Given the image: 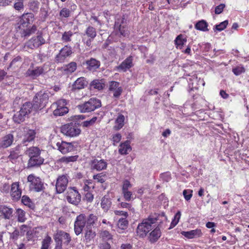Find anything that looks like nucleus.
<instances>
[{
    "label": "nucleus",
    "mask_w": 249,
    "mask_h": 249,
    "mask_svg": "<svg viewBox=\"0 0 249 249\" xmlns=\"http://www.w3.org/2000/svg\"><path fill=\"white\" fill-rule=\"evenodd\" d=\"M87 69L90 71H95L100 66V62L95 58H91L86 61Z\"/></svg>",
    "instance_id": "23"
},
{
    "label": "nucleus",
    "mask_w": 249,
    "mask_h": 249,
    "mask_svg": "<svg viewBox=\"0 0 249 249\" xmlns=\"http://www.w3.org/2000/svg\"><path fill=\"white\" fill-rule=\"evenodd\" d=\"M18 149L16 148V149H12L10 151V154L9 156H8V158L10 160H15L18 158L19 157V153L17 152Z\"/></svg>",
    "instance_id": "53"
},
{
    "label": "nucleus",
    "mask_w": 249,
    "mask_h": 249,
    "mask_svg": "<svg viewBox=\"0 0 249 249\" xmlns=\"http://www.w3.org/2000/svg\"><path fill=\"white\" fill-rule=\"evenodd\" d=\"M23 1L24 0H15V3L14 5V8L18 11L23 9Z\"/></svg>",
    "instance_id": "49"
},
{
    "label": "nucleus",
    "mask_w": 249,
    "mask_h": 249,
    "mask_svg": "<svg viewBox=\"0 0 249 249\" xmlns=\"http://www.w3.org/2000/svg\"><path fill=\"white\" fill-rule=\"evenodd\" d=\"M51 241V238L49 236L46 237L42 242L41 249H48Z\"/></svg>",
    "instance_id": "51"
},
{
    "label": "nucleus",
    "mask_w": 249,
    "mask_h": 249,
    "mask_svg": "<svg viewBox=\"0 0 249 249\" xmlns=\"http://www.w3.org/2000/svg\"><path fill=\"white\" fill-rule=\"evenodd\" d=\"M109 90L113 93V97L119 98L122 93L123 89L119 87V83L116 81H111L109 85Z\"/></svg>",
    "instance_id": "18"
},
{
    "label": "nucleus",
    "mask_w": 249,
    "mask_h": 249,
    "mask_svg": "<svg viewBox=\"0 0 249 249\" xmlns=\"http://www.w3.org/2000/svg\"><path fill=\"white\" fill-rule=\"evenodd\" d=\"M0 213L4 219H10L13 216V210L6 206L0 205Z\"/></svg>",
    "instance_id": "24"
},
{
    "label": "nucleus",
    "mask_w": 249,
    "mask_h": 249,
    "mask_svg": "<svg viewBox=\"0 0 249 249\" xmlns=\"http://www.w3.org/2000/svg\"><path fill=\"white\" fill-rule=\"evenodd\" d=\"M77 69V64L75 62H71L64 67V72L66 74H71Z\"/></svg>",
    "instance_id": "30"
},
{
    "label": "nucleus",
    "mask_w": 249,
    "mask_h": 249,
    "mask_svg": "<svg viewBox=\"0 0 249 249\" xmlns=\"http://www.w3.org/2000/svg\"><path fill=\"white\" fill-rule=\"evenodd\" d=\"M78 158V155L66 157L64 156L60 159L59 161L62 163L68 164L71 162L76 161Z\"/></svg>",
    "instance_id": "36"
},
{
    "label": "nucleus",
    "mask_w": 249,
    "mask_h": 249,
    "mask_svg": "<svg viewBox=\"0 0 249 249\" xmlns=\"http://www.w3.org/2000/svg\"><path fill=\"white\" fill-rule=\"evenodd\" d=\"M132 66V57L129 56L119 66L118 69L125 71L131 68Z\"/></svg>",
    "instance_id": "26"
},
{
    "label": "nucleus",
    "mask_w": 249,
    "mask_h": 249,
    "mask_svg": "<svg viewBox=\"0 0 249 249\" xmlns=\"http://www.w3.org/2000/svg\"><path fill=\"white\" fill-rule=\"evenodd\" d=\"M228 24V20H226L219 24L216 25L214 28L213 30L214 31H222L223 30H224L227 26Z\"/></svg>",
    "instance_id": "45"
},
{
    "label": "nucleus",
    "mask_w": 249,
    "mask_h": 249,
    "mask_svg": "<svg viewBox=\"0 0 249 249\" xmlns=\"http://www.w3.org/2000/svg\"><path fill=\"white\" fill-rule=\"evenodd\" d=\"M66 199L69 203L77 205L81 201V196L77 190L70 188L67 192Z\"/></svg>",
    "instance_id": "12"
},
{
    "label": "nucleus",
    "mask_w": 249,
    "mask_h": 249,
    "mask_svg": "<svg viewBox=\"0 0 249 249\" xmlns=\"http://www.w3.org/2000/svg\"><path fill=\"white\" fill-rule=\"evenodd\" d=\"M73 35V33L71 31L65 32L62 36V40L69 42L71 40V37Z\"/></svg>",
    "instance_id": "50"
},
{
    "label": "nucleus",
    "mask_w": 249,
    "mask_h": 249,
    "mask_svg": "<svg viewBox=\"0 0 249 249\" xmlns=\"http://www.w3.org/2000/svg\"><path fill=\"white\" fill-rule=\"evenodd\" d=\"M25 153L29 157L27 168L38 167L43 164L44 159L40 156L41 150L37 147H31Z\"/></svg>",
    "instance_id": "3"
},
{
    "label": "nucleus",
    "mask_w": 249,
    "mask_h": 249,
    "mask_svg": "<svg viewBox=\"0 0 249 249\" xmlns=\"http://www.w3.org/2000/svg\"><path fill=\"white\" fill-rule=\"evenodd\" d=\"M100 249H110L111 246L110 243L106 241H102L99 245Z\"/></svg>",
    "instance_id": "57"
},
{
    "label": "nucleus",
    "mask_w": 249,
    "mask_h": 249,
    "mask_svg": "<svg viewBox=\"0 0 249 249\" xmlns=\"http://www.w3.org/2000/svg\"><path fill=\"white\" fill-rule=\"evenodd\" d=\"M34 19V15L32 13L23 14L20 18L18 26L16 27V35L18 36L25 38L35 33L37 30L36 26L33 25L31 28L28 27L29 25Z\"/></svg>",
    "instance_id": "1"
},
{
    "label": "nucleus",
    "mask_w": 249,
    "mask_h": 249,
    "mask_svg": "<svg viewBox=\"0 0 249 249\" xmlns=\"http://www.w3.org/2000/svg\"><path fill=\"white\" fill-rule=\"evenodd\" d=\"M195 28L200 31L203 32L208 31V23L204 20H201L198 21L195 25Z\"/></svg>",
    "instance_id": "33"
},
{
    "label": "nucleus",
    "mask_w": 249,
    "mask_h": 249,
    "mask_svg": "<svg viewBox=\"0 0 249 249\" xmlns=\"http://www.w3.org/2000/svg\"><path fill=\"white\" fill-rule=\"evenodd\" d=\"M131 150V147L130 145V142L127 140L120 145L119 152L122 155H126L127 154V151Z\"/></svg>",
    "instance_id": "29"
},
{
    "label": "nucleus",
    "mask_w": 249,
    "mask_h": 249,
    "mask_svg": "<svg viewBox=\"0 0 249 249\" xmlns=\"http://www.w3.org/2000/svg\"><path fill=\"white\" fill-rule=\"evenodd\" d=\"M68 183V178L66 175L59 176L56 180L55 188L58 194L63 193L66 189Z\"/></svg>",
    "instance_id": "13"
},
{
    "label": "nucleus",
    "mask_w": 249,
    "mask_h": 249,
    "mask_svg": "<svg viewBox=\"0 0 249 249\" xmlns=\"http://www.w3.org/2000/svg\"><path fill=\"white\" fill-rule=\"evenodd\" d=\"M61 132L67 136L73 137L79 135L81 130L77 125L76 123H71L62 126Z\"/></svg>",
    "instance_id": "8"
},
{
    "label": "nucleus",
    "mask_w": 249,
    "mask_h": 249,
    "mask_svg": "<svg viewBox=\"0 0 249 249\" xmlns=\"http://www.w3.org/2000/svg\"><path fill=\"white\" fill-rule=\"evenodd\" d=\"M245 71V68L242 66H238L232 69V71L236 75H239Z\"/></svg>",
    "instance_id": "54"
},
{
    "label": "nucleus",
    "mask_w": 249,
    "mask_h": 249,
    "mask_svg": "<svg viewBox=\"0 0 249 249\" xmlns=\"http://www.w3.org/2000/svg\"><path fill=\"white\" fill-rule=\"evenodd\" d=\"M100 235L103 239V241L110 240L112 239V235L107 230L101 231Z\"/></svg>",
    "instance_id": "44"
},
{
    "label": "nucleus",
    "mask_w": 249,
    "mask_h": 249,
    "mask_svg": "<svg viewBox=\"0 0 249 249\" xmlns=\"http://www.w3.org/2000/svg\"><path fill=\"white\" fill-rule=\"evenodd\" d=\"M56 146L57 149L63 154H66L73 150V145L71 142L61 141V142H57Z\"/></svg>",
    "instance_id": "16"
},
{
    "label": "nucleus",
    "mask_w": 249,
    "mask_h": 249,
    "mask_svg": "<svg viewBox=\"0 0 249 249\" xmlns=\"http://www.w3.org/2000/svg\"><path fill=\"white\" fill-rule=\"evenodd\" d=\"M97 217L91 213L87 217L84 214H80L76 217L74 223V231L76 235L80 234L84 227L85 228H92L97 222Z\"/></svg>",
    "instance_id": "2"
},
{
    "label": "nucleus",
    "mask_w": 249,
    "mask_h": 249,
    "mask_svg": "<svg viewBox=\"0 0 249 249\" xmlns=\"http://www.w3.org/2000/svg\"><path fill=\"white\" fill-rule=\"evenodd\" d=\"M225 7V5L224 4H220L219 5L217 6L215 9V13L216 14H221L223 11L224 8Z\"/></svg>",
    "instance_id": "60"
},
{
    "label": "nucleus",
    "mask_w": 249,
    "mask_h": 249,
    "mask_svg": "<svg viewBox=\"0 0 249 249\" xmlns=\"http://www.w3.org/2000/svg\"><path fill=\"white\" fill-rule=\"evenodd\" d=\"M124 198L126 201H129L131 200V198L133 199L132 193L129 191L122 193Z\"/></svg>",
    "instance_id": "59"
},
{
    "label": "nucleus",
    "mask_w": 249,
    "mask_h": 249,
    "mask_svg": "<svg viewBox=\"0 0 249 249\" xmlns=\"http://www.w3.org/2000/svg\"><path fill=\"white\" fill-rule=\"evenodd\" d=\"M40 6V2L37 0H30L28 3L30 10L34 13H37Z\"/></svg>",
    "instance_id": "31"
},
{
    "label": "nucleus",
    "mask_w": 249,
    "mask_h": 249,
    "mask_svg": "<svg viewBox=\"0 0 249 249\" xmlns=\"http://www.w3.org/2000/svg\"><path fill=\"white\" fill-rule=\"evenodd\" d=\"M72 50L71 47L65 46L59 51V53L56 55L55 59L58 62H62L65 59L72 53Z\"/></svg>",
    "instance_id": "15"
},
{
    "label": "nucleus",
    "mask_w": 249,
    "mask_h": 249,
    "mask_svg": "<svg viewBox=\"0 0 249 249\" xmlns=\"http://www.w3.org/2000/svg\"><path fill=\"white\" fill-rule=\"evenodd\" d=\"M21 112H23L26 116L30 113L34 109V104L30 102H26L24 103L20 108Z\"/></svg>",
    "instance_id": "27"
},
{
    "label": "nucleus",
    "mask_w": 249,
    "mask_h": 249,
    "mask_svg": "<svg viewBox=\"0 0 249 249\" xmlns=\"http://www.w3.org/2000/svg\"><path fill=\"white\" fill-rule=\"evenodd\" d=\"M131 187V184H130L129 181L127 179H125L123 182V184L122 186V193H124L126 191H128V188Z\"/></svg>",
    "instance_id": "56"
},
{
    "label": "nucleus",
    "mask_w": 249,
    "mask_h": 249,
    "mask_svg": "<svg viewBox=\"0 0 249 249\" xmlns=\"http://www.w3.org/2000/svg\"><path fill=\"white\" fill-rule=\"evenodd\" d=\"M124 117L122 114H120L115 120V123L117 124L114 126L115 130H118L121 129L124 125Z\"/></svg>",
    "instance_id": "34"
},
{
    "label": "nucleus",
    "mask_w": 249,
    "mask_h": 249,
    "mask_svg": "<svg viewBox=\"0 0 249 249\" xmlns=\"http://www.w3.org/2000/svg\"><path fill=\"white\" fill-rule=\"evenodd\" d=\"M18 219L19 222H23L25 220V212L24 211L20 209H18L17 210L16 212Z\"/></svg>",
    "instance_id": "47"
},
{
    "label": "nucleus",
    "mask_w": 249,
    "mask_h": 249,
    "mask_svg": "<svg viewBox=\"0 0 249 249\" xmlns=\"http://www.w3.org/2000/svg\"><path fill=\"white\" fill-rule=\"evenodd\" d=\"M121 135L120 133H117L114 135L112 137V140L114 142L118 143L121 140Z\"/></svg>",
    "instance_id": "64"
},
{
    "label": "nucleus",
    "mask_w": 249,
    "mask_h": 249,
    "mask_svg": "<svg viewBox=\"0 0 249 249\" xmlns=\"http://www.w3.org/2000/svg\"><path fill=\"white\" fill-rule=\"evenodd\" d=\"M68 112V108L67 107H57V108L53 111L54 116H62Z\"/></svg>",
    "instance_id": "38"
},
{
    "label": "nucleus",
    "mask_w": 249,
    "mask_h": 249,
    "mask_svg": "<svg viewBox=\"0 0 249 249\" xmlns=\"http://www.w3.org/2000/svg\"><path fill=\"white\" fill-rule=\"evenodd\" d=\"M182 35L180 34L176 37L175 40L177 47H179L180 49L184 45V43L186 42V39L182 38Z\"/></svg>",
    "instance_id": "42"
},
{
    "label": "nucleus",
    "mask_w": 249,
    "mask_h": 249,
    "mask_svg": "<svg viewBox=\"0 0 249 249\" xmlns=\"http://www.w3.org/2000/svg\"><path fill=\"white\" fill-rule=\"evenodd\" d=\"M157 218L149 216L146 219H143L142 222L139 224L136 230L137 235L141 238H143L152 230V224L156 223Z\"/></svg>",
    "instance_id": "4"
},
{
    "label": "nucleus",
    "mask_w": 249,
    "mask_h": 249,
    "mask_svg": "<svg viewBox=\"0 0 249 249\" xmlns=\"http://www.w3.org/2000/svg\"><path fill=\"white\" fill-rule=\"evenodd\" d=\"M181 213L178 212L175 215L174 219L172 220L169 229L174 228L178 223L180 218Z\"/></svg>",
    "instance_id": "48"
},
{
    "label": "nucleus",
    "mask_w": 249,
    "mask_h": 249,
    "mask_svg": "<svg viewBox=\"0 0 249 249\" xmlns=\"http://www.w3.org/2000/svg\"><path fill=\"white\" fill-rule=\"evenodd\" d=\"M101 107V101L95 98H90L88 101L78 106L81 112L87 113L94 111Z\"/></svg>",
    "instance_id": "7"
},
{
    "label": "nucleus",
    "mask_w": 249,
    "mask_h": 249,
    "mask_svg": "<svg viewBox=\"0 0 249 249\" xmlns=\"http://www.w3.org/2000/svg\"><path fill=\"white\" fill-rule=\"evenodd\" d=\"M161 235V232L159 228H156L149 234V239L151 243H154L158 240Z\"/></svg>",
    "instance_id": "28"
},
{
    "label": "nucleus",
    "mask_w": 249,
    "mask_h": 249,
    "mask_svg": "<svg viewBox=\"0 0 249 249\" xmlns=\"http://www.w3.org/2000/svg\"><path fill=\"white\" fill-rule=\"evenodd\" d=\"M105 175H103V173L98 174L96 175L93 176V179L97 180L98 182L103 183L105 181Z\"/></svg>",
    "instance_id": "55"
},
{
    "label": "nucleus",
    "mask_w": 249,
    "mask_h": 249,
    "mask_svg": "<svg viewBox=\"0 0 249 249\" xmlns=\"http://www.w3.org/2000/svg\"><path fill=\"white\" fill-rule=\"evenodd\" d=\"M116 35L119 37L128 36L129 31L126 25V20L124 16L116 19L114 24Z\"/></svg>",
    "instance_id": "6"
},
{
    "label": "nucleus",
    "mask_w": 249,
    "mask_h": 249,
    "mask_svg": "<svg viewBox=\"0 0 249 249\" xmlns=\"http://www.w3.org/2000/svg\"><path fill=\"white\" fill-rule=\"evenodd\" d=\"M55 244L62 245V241L64 240V244L68 245L71 241V237L69 233L64 231L58 230L53 235Z\"/></svg>",
    "instance_id": "11"
},
{
    "label": "nucleus",
    "mask_w": 249,
    "mask_h": 249,
    "mask_svg": "<svg viewBox=\"0 0 249 249\" xmlns=\"http://www.w3.org/2000/svg\"><path fill=\"white\" fill-rule=\"evenodd\" d=\"M85 199L87 202H91L93 199V195L89 192H87L85 195Z\"/></svg>",
    "instance_id": "62"
},
{
    "label": "nucleus",
    "mask_w": 249,
    "mask_h": 249,
    "mask_svg": "<svg viewBox=\"0 0 249 249\" xmlns=\"http://www.w3.org/2000/svg\"><path fill=\"white\" fill-rule=\"evenodd\" d=\"M88 85V82L85 78L81 77L78 78L73 84L71 90L74 91L75 90H79L84 89Z\"/></svg>",
    "instance_id": "19"
},
{
    "label": "nucleus",
    "mask_w": 249,
    "mask_h": 249,
    "mask_svg": "<svg viewBox=\"0 0 249 249\" xmlns=\"http://www.w3.org/2000/svg\"><path fill=\"white\" fill-rule=\"evenodd\" d=\"M44 72V69L42 67H37L34 69L31 70L29 69L26 74L27 75L32 77L33 78H36Z\"/></svg>",
    "instance_id": "25"
},
{
    "label": "nucleus",
    "mask_w": 249,
    "mask_h": 249,
    "mask_svg": "<svg viewBox=\"0 0 249 249\" xmlns=\"http://www.w3.org/2000/svg\"><path fill=\"white\" fill-rule=\"evenodd\" d=\"M128 222L125 218H120L117 223V226L119 228L124 230L126 229L128 226Z\"/></svg>",
    "instance_id": "43"
},
{
    "label": "nucleus",
    "mask_w": 249,
    "mask_h": 249,
    "mask_svg": "<svg viewBox=\"0 0 249 249\" xmlns=\"http://www.w3.org/2000/svg\"><path fill=\"white\" fill-rule=\"evenodd\" d=\"M40 14L41 15V16L43 19H46V18L48 16V10H47L44 7H41L40 8Z\"/></svg>",
    "instance_id": "61"
},
{
    "label": "nucleus",
    "mask_w": 249,
    "mask_h": 249,
    "mask_svg": "<svg viewBox=\"0 0 249 249\" xmlns=\"http://www.w3.org/2000/svg\"><path fill=\"white\" fill-rule=\"evenodd\" d=\"M111 201L108 198L103 197L101 203V207L105 212H107L111 206Z\"/></svg>",
    "instance_id": "37"
},
{
    "label": "nucleus",
    "mask_w": 249,
    "mask_h": 249,
    "mask_svg": "<svg viewBox=\"0 0 249 249\" xmlns=\"http://www.w3.org/2000/svg\"><path fill=\"white\" fill-rule=\"evenodd\" d=\"M25 117L26 115L23 112H21L20 110L14 114L13 119L15 123L19 124L24 121Z\"/></svg>",
    "instance_id": "35"
},
{
    "label": "nucleus",
    "mask_w": 249,
    "mask_h": 249,
    "mask_svg": "<svg viewBox=\"0 0 249 249\" xmlns=\"http://www.w3.org/2000/svg\"><path fill=\"white\" fill-rule=\"evenodd\" d=\"M11 196L14 201L18 200L21 196V190L19 189V183L18 182H14L11 185Z\"/></svg>",
    "instance_id": "17"
},
{
    "label": "nucleus",
    "mask_w": 249,
    "mask_h": 249,
    "mask_svg": "<svg viewBox=\"0 0 249 249\" xmlns=\"http://www.w3.org/2000/svg\"><path fill=\"white\" fill-rule=\"evenodd\" d=\"M86 34L89 37L94 39L97 34L96 29L92 26H89L86 30Z\"/></svg>",
    "instance_id": "39"
},
{
    "label": "nucleus",
    "mask_w": 249,
    "mask_h": 249,
    "mask_svg": "<svg viewBox=\"0 0 249 249\" xmlns=\"http://www.w3.org/2000/svg\"><path fill=\"white\" fill-rule=\"evenodd\" d=\"M192 190H184L183 192V195L186 200H189L192 196Z\"/></svg>",
    "instance_id": "58"
},
{
    "label": "nucleus",
    "mask_w": 249,
    "mask_h": 249,
    "mask_svg": "<svg viewBox=\"0 0 249 249\" xmlns=\"http://www.w3.org/2000/svg\"><path fill=\"white\" fill-rule=\"evenodd\" d=\"M19 235V231L17 230H15L12 233H11L10 238L12 239L13 240H17Z\"/></svg>",
    "instance_id": "63"
},
{
    "label": "nucleus",
    "mask_w": 249,
    "mask_h": 249,
    "mask_svg": "<svg viewBox=\"0 0 249 249\" xmlns=\"http://www.w3.org/2000/svg\"><path fill=\"white\" fill-rule=\"evenodd\" d=\"M107 163L104 160L94 159L91 161V167L97 171H101L107 168Z\"/></svg>",
    "instance_id": "22"
},
{
    "label": "nucleus",
    "mask_w": 249,
    "mask_h": 249,
    "mask_svg": "<svg viewBox=\"0 0 249 249\" xmlns=\"http://www.w3.org/2000/svg\"><path fill=\"white\" fill-rule=\"evenodd\" d=\"M91 86L94 89H96L99 90L102 89L104 87V84L103 83L102 80L99 79H96L92 81L91 83Z\"/></svg>",
    "instance_id": "41"
},
{
    "label": "nucleus",
    "mask_w": 249,
    "mask_h": 249,
    "mask_svg": "<svg viewBox=\"0 0 249 249\" xmlns=\"http://www.w3.org/2000/svg\"><path fill=\"white\" fill-rule=\"evenodd\" d=\"M181 234L188 239L198 238L202 234L201 230L198 229L188 231H182Z\"/></svg>",
    "instance_id": "21"
},
{
    "label": "nucleus",
    "mask_w": 249,
    "mask_h": 249,
    "mask_svg": "<svg viewBox=\"0 0 249 249\" xmlns=\"http://www.w3.org/2000/svg\"><path fill=\"white\" fill-rule=\"evenodd\" d=\"M14 141V136L13 134L9 133L1 139L0 142V147L6 148L11 146Z\"/></svg>",
    "instance_id": "20"
},
{
    "label": "nucleus",
    "mask_w": 249,
    "mask_h": 249,
    "mask_svg": "<svg viewBox=\"0 0 249 249\" xmlns=\"http://www.w3.org/2000/svg\"><path fill=\"white\" fill-rule=\"evenodd\" d=\"M35 130L26 129L24 130V133L23 136L22 143L24 146H27L28 143L34 141L36 135Z\"/></svg>",
    "instance_id": "14"
},
{
    "label": "nucleus",
    "mask_w": 249,
    "mask_h": 249,
    "mask_svg": "<svg viewBox=\"0 0 249 249\" xmlns=\"http://www.w3.org/2000/svg\"><path fill=\"white\" fill-rule=\"evenodd\" d=\"M97 117H93L90 120L86 121L82 123L81 124L84 127H88L92 125L97 121Z\"/></svg>",
    "instance_id": "46"
},
{
    "label": "nucleus",
    "mask_w": 249,
    "mask_h": 249,
    "mask_svg": "<svg viewBox=\"0 0 249 249\" xmlns=\"http://www.w3.org/2000/svg\"><path fill=\"white\" fill-rule=\"evenodd\" d=\"M27 180L30 183L29 187L31 190L39 192L43 190L45 188L44 183L42 181L41 179L33 174L28 176Z\"/></svg>",
    "instance_id": "9"
},
{
    "label": "nucleus",
    "mask_w": 249,
    "mask_h": 249,
    "mask_svg": "<svg viewBox=\"0 0 249 249\" xmlns=\"http://www.w3.org/2000/svg\"><path fill=\"white\" fill-rule=\"evenodd\" d=\"M85 239L86 242H88L93 239L96 236V232L92 230V228H85Z\"/></svg>",
    "instance_id": "32"
},
{
    "label": "nucleus",
    "mask_w": 249,
    "mask_h": 249,
    "mask_svg": "<svg viewBox=\"0 0 249 249\" xmlns=\"http://www.w3.org/2000/svg\"><path fill=\"white\" fill-rule=\"evenodd\" d=\"M21 202L24 205L30 208L33 209L34 208V203L32 202L30 198L27 196H23L21 198Z\"/></svg>",
    "instance_id": "40"
},
{
    "label": "nucleus",
    "mask_w": 249,
    "mask_h": 249,
    "mask_svg": "<svg viewBox=\"0 0 249 249\" xmlns=\"http://www.w3.org/2000/svg\"><path fill=\"white\" fill-rule=\"evenodd\" d=\"M45 40L41 34L38 35L37 36L32 37L31 39L27 41L23 47V48L27 49H34L39 46L44 44Z\"/></svg>",
    "instance_id": "10"
},
{
    "label": "nucleus",
    "mask_w": 249,
    "mask_h": 249,
    "mask_svg": "<svg viewBox=\"0 0 249 249\" xmlns=\"http://www.w3.org/2000/svg\"><path fill=\"white\" fill-rule=\"evenodd\" d=\"M70 10L66 8H62L59 13V15L62 18H68L70 17Z\"/></svg>",
    "instance_id": "52"
},
{
    "label": "nucleus",
    "mask_w": 249,
    "mask_h": 249,
    "mask_svg": "<svg viewBox=\"0 0 249 249\" xmlns=\"http://www.w3.org/2000/svg\"><path fill=\"white\" fill-rule=\"evenodd\" d=\"M50 92L48 90H40L33 98L34 109L36 111L44 108L48 103Z\"/></svg>",
    "instance_id": "5"
}]
</instances>
